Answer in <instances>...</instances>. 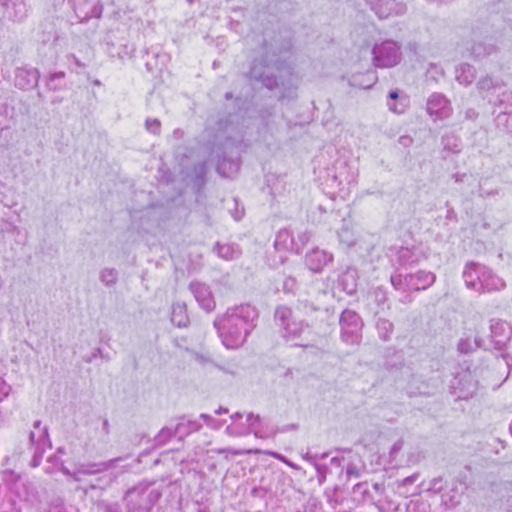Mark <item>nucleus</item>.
Returning <instances> with one entry per match:
<instances>
[{
    "instance_id": "obj_18",
    "label": "nucleus",
    "mask_w": 512,
    "mask_h": 512,
    "mask_svg": "<svg viewBox=\"0 0 512 512\" xmlns=\"http://www.w3.org/2000/svg\"><path fill=\"white\" fill-rule=\"evenodd\" d=\"M388 108L391 112L402 114L408 107V100L406 97H400L398 91H391L387 101Z\"/></svg>"
},
{
    "instance_id": "obj_51",
    "label": "nucleus",
    "mask_w": 512,
    "mask_h": 512,
    "mask_svg": "<svg viewBox=\"0 0 512 512\" xmlns=\"http://www.w3.org/2000/svg\"><path fill=\"white\" fill-rule=\"evenodd\" d=\"M352 473V470L347 469V475H350Z\"/></svg>"
},
{
    "instance_id": "obj_9",
    "label": "nucleus",
    "mask_w": 512,
    "mask_h": 512,
    "mask_svg": "<svg viewBox=\"0 0 512 512\" xmlns=\"http://www.w3.org/2000/svg\"><path fill=\"white\" fill-rule=\"evenodd\" d=\"M200 428V425L196 422L188 421L178 423L175 427H164L156 436L155 440L159 445L165 444L170 438L175 435H183L189 434L193 431H196Z\"/></svg>"
},
{
    "instance_id": "obj_6",
    "label": "nucleus",
    "mask_w": 512,
    "mask_h": 512,
    "mask_svg": "<svg viewBox=\"0 0 512 512\" xmlns=\"http://www.w3.org/2000/svg\"><path fill=\"white\" fill-rule=\"evenodd\" d=\"M275 72L279 73V77L290 76L288 69H280L277 65L265 64L263 61L256 60L251 68V76L269 88L273 89L279 86Z\"/></svg>"
},
{
    "instance_id": "obj_34",
    "label": "nucleus",
    "mask_w": 512,
    "mask_h": 512,
    "mask_svg": "<svg viewBox=\"0 0 512 512\" xmlns=\"http://www.w3.org/2000/svg\"><path fill=\"white\" fill-rule=\"evenodd\" d=\"M471 53L474 57L479 58V57L489 54L490 50H488L487 47H485L483 44L478 43V44L473 45V47L471 49Z\"/></svg>"
},
{
    "instance_id": "obj_44",
    "label": "nucleus",
    "mask_w": 512,
    "mask_h": 512,
    "mask_svg": "<svg viewBox=\"0 0 512 512\" xmlns=\"http://www.w3.org/2000/svg\"><path fill=\"white\" fill-rule=\"evenodd\" d=\"M475 116H476V113H475V111H474V110H468V111L466 112V118L471 119V118H474Z\"/></svg>"
},
{
    "instance_id": "obj_41",
    "label": "nucleus",
    "mask_w": 512,
    "mask_h": 512,
    "mask_svg": "<svg viewBox=\"0 0 512 512\" xmlns=\"http://www.w3.org/2000/svg\"><path fill=\"white\" fill-rule=\"evenodd\" d=\"M398 142L401 146L407 148V147H410L413 143V138L409 135H403V136H400L399 139H398Z\"/></svg>"
},
{
    "instance_id": "obj_49",
    "label": "nucleus",
    "mask_w": 512,
    "mask_h": 512,
    "mask_svg": "<svg viewBox=\"0 0 512 512\" xmlns=\"http://www.w3.org/2000/svg\"><path fill=\"white\" fill-rule=\"evenodd\" d=\"M104 427L105 428L108 427V421L107 420L104 421Z\"/></svg>"
},
{
    "instance_id": "obj_21",
    "label": "nucleus",
    "mask_w": 512,
    "mask_h": 512,
    "mask_svg": "<svg viewBox=\"0 0 512 512\" xmlns=\"http://www.w3.org/2000/svg\"><path fill=\"white\" fill-rule=\"evenodd\" d=\"M215 250L219 257L225 260H232L239 257L241 251L234 244H217Z\"/></svg>"
},
{
    "instance_id": "obj_28",
    "label": "nucleus",
    "mask_w": 512,
    "mask_h": 512,
    "mask_svg": "<svg viewBox=\"0 0 512 512\" xmlns=\"http://www.w3.org/2000/svg\"><path fill=\"white\" fill-rule=\"evenodd\" d=\"M497 92V95L495 94L494 96V99L496 101V103H493L494 105L507 104L512 106V91L502 88L500 91Z\"/></svg>"
},
{
    "instance_id": "obj_38",
    "label": "nucleus",
    "mask_w": 512,
    "mask_h": 512,
    "mask_svg": "<svg viewBox=\"0 0 512 512\" xmlns=\"http://www.w3.org/2000/svg\"><path fill=\"white\" fill-rule=\"evenodd\" d=\"M366 76H367V80L365 83H362V82L358 83V86L362 89H367V88L372 87L377 80L376 74L373 71L369 72Z\"/></svg>"
},
{
    "instance_id": "obj_25",
    "label": "nucleus",
    "mask_w": 512,
    "mask_h": 512,
    "mask_svg": "<svg viewBox=\"0 0 512 512\" xmlns=\"http://www.w3.org/2000/svg\"><path fill=\"white\" fill-rule=\"evenodd\" d=\"M442 144L445 150L451 151L453 153H458L460 151L459 139L454 135L444 136L442 138Z\"/></svg>"
},
{
    "instance_id": "obj_17",
    "label": "nucleus",
    "mask_w": 512,
    "mask_h": 512,
    "mask_svg": "<svg viewBox=\"0 0 512 512\" xmlns=\"http://www.w3.org/2000/svg\"><path fill=\"white\" fill-rule=\"evenodd\" d=\"M275 248L295 252V236L287 229L279 231L275 240Z\"/></svg>"
},
{
    "instance_id": "obj_12",
    "label": "nucleus",
    "mask_w": 512,
    "mask_h": 512,
    "mask_svg": "<svg viewBox=\"0 0 512 512\" xmlns=\"http://www.w3.org/2000/svg\"><path fill=\"white\" fill-rule=\"evenodd\" d=\"M190 290L200 306L206 311L210 312L215 308L214 297L208 286L200 282H193L190 284Z\"/></svg>"
},
{
    "instance_id": "obj_10",
    "label": "nucleus",
    "mask_w": 512,
    "mask_h": 512,
    "mask_svg": "<svg viewBox=\"0 0 512 512\" xmlns=\"http://www.w3.org/2000/svg\"><path fill=\"white\" fill-rule=\"evenodd\" d=\"M491 341L496 349H502L510 340L512 335L511 326L502 320H492L490 324Z\"/></svg>"
},
{
    "instance_id": "obj_7",
    "label": "nucleus",
    "mask_w": 512,
    "mask_h": 512,
    "mask_svg": "<svg viewBox=\"0 0 512 512\" xmlns=\"http://www.w3.org/2000/svg\"><path fill=\"white\" fill-rule=\"evenodd\" d=\"M427 112L430 116H434L436 120H443L452 115L453 109L444 95L434 93L427 100Z\"/></svg>"
},
{
    "instance_id": "obj_3",
    "label": "nucleus",
    "mask_w": 512,
    "mask_h": 512,
    "mask_svg": "<svg viewBox=\"0 0 512 512\" xmlns=\"http://www.w3.org/2000/svg\"><path fill=\"white\" fill-rule=\"evenodd\" d=\"M364 53L372 55L371 60L375 67L390 68L400 63L402 52L400 45L393 40H385L380 44H375L371 52L366 49Z\"/></svg>"
},
{
    "instance_id": "obj_45",
    "label": "nucleus",
    "mask_w": 512,
    "mask_h": 512,
    "mask_svg": "<svg viewBox=\"0 0 512 512\" xmlns=\"http://www.w3.org/2000/svg\"><path fill=\"white\" fill-rule=\"evenodd\" d=\"M3 386V394L6 396L9 393L10 387L7 386L5 383H2Z\"/></svg>"
},
{
    "instance_id": "obj_23",
    "label": "nucleus",
    "mask_w": 512,
    "mask_h": 512,
    "mask_svg": "<svg viewBox=\"0 0 512 512\" xmlns=\"http://www.w3.org/2000/svg\"><path fill=\"white\" fill-rule=\"evenodd\" d=\"M225 452L231 453L233 455H246V454H261V453H265V454L273 456L274 458H277L279 460L284 461V457L281 456L280 454H278L276 452H270V451L263 452L260 449L232 450V449L226 448V449H219L218 450V453H225Z\"/></svg>"
},
{
    "instance_id": "obj_36",
    "label": "nucleus",
    "mask_w": 512,
    "mask_h": 512,
    "mask_svg": "<svg viewBox=\"0 0 512 512\" xmlns=\"http://www.w3.org/2000/svg\"><path fill=\"white\" fill-rule=\"evenodd\" d=\"M89 467L95 468V469L92 470V469H89L88 466L87 467L82 466L81 469L79 470V472L86 473V474L101 472L107 468V465L106 464H93V465H89Z\"/></svg>"
},
{
    "instance_id": "obj_2",
    "label": "nucleus",
    "mask_w": 512,
    "mask_h": 512,
    "mask_svg": "<svg viewBox=\"0 0 512 512\" xmlns=\"http://www.w3.org/2000/svg\"><path fill=\"white\" fill-rule=\"evenodd\" d=\"M463 278L468 289L478 293L501 290L505 282L492 273L486 266L476 262H469L463 270Z\"/></svg>"
},
{
    "instance_id": "obj_37",
    "label": "nucleus",
    "mask_w": 512,
    "mask_h": 512,
    "mask_svg": "<svg viewBox=\"0 0 512 512\" xmlns=\"http://www.w3.org/2000/svg\"><path fill=\"white\" fill-rule=\"evenodd\" d=\"M339 238L342 242L346 243L348 246L351 244L350 238V229L349 225L343 226L338 232Z\"/></svg>"
},
{
    "instance_id": "obj_14",
    "label": "nucleus",
    "mask_w": 512,
    "mask_h": 512,
    "mask_svg": "<svg viewBox=\"0 0 512 512\" xmlns=\"http://www.w3.org/2000/svg\"><path fill=\"white\" fill-rule=\"evenodd\" d=\"M504 86L500 80H495L489 76L479 79L477 82V89L490 103H496L494 96L497 91H500Z\"/></svg>"
},
{
    "instance_id": "obj_24",
    "label": "nucleus",
    "mask_w": 512,
    "mask_h": 512,
    "mask_svg": "<svg viewBox=\"0 0 512 512\" xmlns=\"http://www.w3.org/2000/svg\"><path fill=\"white\" fill-rule=\"evenodd\" d=\"M100 280L107 286H113L118 280V273L114 268H105L100 273Z\"/></svg>"
},
{
    "instance_id": "obj_8",
    "label": "nucleus",
    "mask_w": 512,
    "mask_h": 512,
    "mask_svg": "<svg viewBox=\"0 0 512 512\" xmlns=\"http://www.w3.org/2000/svg\"><path fill=\"white\" fill-rule=\"evenodd\" d=\"M367 2L379 18H387L393 14H402L405 11L403 0H367Z\"/></svg>"
},
{
    "instance_id": "obj_15",
    "label": "nucleus",
    "mask_w": 512,
    "mask_h": 512,
    "mask_svg": "<svg viewBox=\"0 0 512 512\" xmlns=\"http://www.w3.org/2000/svg\"><path fill=\"white\" fill-rule=\"evenodd\" d=\"M458 387L459 398L467 399L472 397L477 389L478 382L474 379V376L470 372H464L458 375Z\"/></svg>"
},
{
    "instance_id": "obj_16",
    "label": "nucleus",
    "mask_w": 512,
    "mask_h": 512,
    "mask_svg": "<svg viewBox=\"0 0 512 512\" xmlns=\"http://www.w3.org/2000/svg\"><path fill=\"white\" fill-rule=\"evenodd\" d=\"M39 81V72L36 69H18L15 77V85L26 90L35 87Z\"/></svg>"
},
{
    "instance_id": "obj_22",
    "label": "nucleus",
    "mask_w": 512,
    "mask_h": 512,
    "mask_svg": "<svg viewBox=\"0 0 512 512\" xmlns=\"http://www.w3.org/2000/svg\"><path fill=\"white\" fill-rule=\"evenodd\" d=\"M352 312L349 310L343 311L340 317V325L342 330V338L349 341L352 336L351 327Z\"/></svg>"
},
{
    "instance_id": "obj_20",
    "label": "nucleus",
    "mask_w": 512,
    "mask_h": 512,
    "mask_svg": "<svg viewBox=\"0 0 512 512\" xmlns=\"http://www.w3.org/2000/svg\"><path fill=\"white\" fill-rule=\"evenodd\" d=\"M171 321L178 327H184L187 325L188 316L185 304L177 303L173 305Z\"/></svg>"
},
{
    "instance_id": "obj_32",
    "label": "nucleus",
    "mask_w": 512,
    "mask_h": 512,
    "mask_svg": "<svg viewBox=\"0 0 512 512\" xmlns=\"http://www.w3.org/2000/svg\"><path fill=\"white\" fill-rule=\"evenodd\" d=\"M200 417L205 421L206 425L212 429H220L224 424L222 421H218L208 414H201Z\"/></svg>"
},
{
    "instance_id": "obj_43",
    "label": "nucleus",
    "mask_w": 512,
    "mask_h": 512,
    "mask_svg": "<svg viewBox=\"0 0 512 512\" xmlns=\"http://www.w3.org/2000/svg\"><path fill=\"white\" fill-rule=\"evenodd\" d=\"M196 359L200 362V363H205V362H208L209 361V358L203 356V355H197L196 356Z\"/></svg>"
},
{
    "instance_id": "obj_50",
    "label": "nucleus",
    "mask_w": 512,
    "mask_h": 512,
    "mask_svg": "<svg viewBox=\"0 0 512 512\" xmlns=\"http://www.w3.org/2000/svg\"><path fill=\"white\" fill-rule=\"evenodd\" d=\"M23 18H24V15H21V16L17 17V19H18L19 21H20V20H22Z\"/></svg>"
},
{
    "instance_id": "obj_1",
    "label": "nucleus",
    "mask_w": 512,
    "mask_h": 512,
    "mask_svg": "<svg viewBox=\"0 0 512 512\" xmlns=\"http://www.w3.org/2000/svg\"><path fill=\"white\" fill-rule=\"evenodd\" d=\"M258 312L249 304L229 308L214 321L223 345L228 349L241 347L255 328Z\"/></svg>"
},
{
    "instance_id": "obj_35",
    "label": "nucleus",
    "mask_w": 512,
    "mask_h": 512,
    "mask_svg": "<svg viewBox=\"0 0 512 512\" xmlns=\"http://www.w3.org/2000/svg\"><path fill=\"white\" fill-rule=\"evenodd\" d=\"M497 120H498V124L503 123L505 128L509 132H512V113L499 115Z\"/></svg>"
},
{
    "instance_id": "obj_19",
    "label": "nucleus",
    "mask_w": 512,
    "mask_h": 512,
    "mask_svg": "<svg viewBox=\"0 0 512 512\" xmlns=\"http://www.w3.org/2000/svg\"><path fill=\"white\" fill-rule=\"evenodd\" d=\"M476 76L475 69L469 64H461L455 70V78L462 85L471 84Z\"/></svg>"
},
{
    "instance_id": "obj_33",
    "label": "nucleus",
    "mask_w": 512,
    "mask_h": 512,
    "mask_svg": "<svg viewBox=\"0 0 512 512\" xmlns=\"http://www.w3.org/2000/svg\"><path fill=\"white\" fill-rule=\"evenodd\" d=\"M477 346L476 342L472 343L469 339H462L458 344V349L462 353H469Z\"/></svg>"
},
{
    "instance_id": "obj_46",
    "label": "nucleus",
    "mask_w": 512,
    "mask_h": 512,
    "mask_svg": "<svg viewBox=\"0 0 512 512\" xmlns=\"http://www.w3.org/2000/svg\"><path fill=\"white\" fill-rule=\"evenodd\" d=\"M215 413L216 414H221V413H228V409L227 408H223V407H220L219 409L215 410Z\"/></svg>"
},
{
    "instance_id": "obj_42",
    "label": "nucleus",
    "mask_w": 512,
    "mask_h": 512,
    "mask_svg": "<svg viewBox=\"0 0 512 512\" xmlns=\"http://www.w3.org/2000/svg\"><path fill=\"white\" fill-rule=\"evenodd\" d=\"M433 70H435L437 73H439L440 75L443 74L442 70H438V67L434 64H430L429 68H428V73H432Z\"/></svg>"
},
{
    "instance_id": "obj_40",
    "label": "nucleus",
    "mask_w": 512,
    "mask_h": 512,
    "mask_svg": "<svg viewBox=\"0 0 512 512\" xmlns=\"http://www.w3.org/2000/svg\"><path fill=\"white\" fill-rule=\"evenodd\" d=\"M64 77L65 73L62 71L52 74L49 78L48 86H50L54 90L58 89L59 87L56 85L53 86V83L56 79H63Z\"/></svg>"
},
{
    "instance_id": "obj_30",
    "label": "nucleus",
    "mask_w": 512,
    "mask_h": 512,
    "mask_svg": "<svg viewBox=\"0 0 512 512\" xmlns=\"http://www.w3.org/2000/svg\"><path fill=\"white\" fill-rule=\"evenodd\" d=\"M41 426V422L40 421H36L34 423V428L35 429H38V434L36 435L35 432H31L30 433V441L31 443H36V442H40L42 440H44L46 437H47V429L44 427V428H40Z\"/></svg>"
},
{
    "instance_id": "obj_31",
    "label": "nucleus",
    "mask_w": 512,
    "mask_h": 512,
    "mask_svg": "<svg viewBox=\"0 0 512 512\" xmlns=\"http://www.w3.org/2000/svg\"><path fill=\"white\" fill-rule=\"evenodd\" d=\"M303 329V324L301 322L290 321L286 324L285 331L286 334L296 336L300 334Z\"/></svg>"
},
{
    "instance_id": "obj_27",
    "label": "nucleus",
    "mask_w": 512,
    "mask_h": 512,
    "mask_svg": "<svg viewBox=\"0 0 512 512\" xmlns=\"http://www.w3.org/2000/svg\"><path fill=\"white\" fill-rule=\"evenodd\" d=\"M311 237L312 235L309 231H299L295 237V252L300 253Z\"/></svg>"
},
{
    "instance_id": "obj_47",
    "label": "nucleus",
    "mask_w": 512,
    "mask_h": 512,
    "mask_svg": "<svg viewBox=\"0 0 512 512\" xmlns=\"http://www.w3.org/2000/svg\"><path fill=\"white\" fill-rule=\"evenodd\" d=\"M63 472H64L65 474H67V475H71V473L69 472V470H68V469H66V468H64V469H63Z\"/></svg>"
},
{
    "instance_id": "obj_4",
    "label": "nucleus",
    "mask_w": 512,
    "mask_h": 512,
    "mask_svg": "<svg viewBox=\"0 0 512 512\" xmlns=\"http://www.w3.org/2000/svg\"><path fill=\"white\" fill-rule=\"evenodd\" d=\"M243 417L244 414L240 412H236L230 416L232 422L225 429V433L228 436L241 437L252 433L256 438H266V436L259 430L261 425L260 415L249 412L245 415V422H241L240 420Z\"/></svg>"
},
{
    "instance_id": "obj_29",
    "label": "nucleus",
    "mask_w": 512,
    "mask_h": 512,
    "mask_svg": "<svg viewBox=\"0 0 512 512\" xmlns=\"http://www.w3.org/2000/svg\"><path fill=\"white\" fill-rule=\"evenodd\" d=\"M275 317L280 321L281 326L285 329L286 324L291 321L292 311L287 307H279L276 310Z\"/></svg>"
},
{
    "instance_id": "obj_5",
    "label": "nucleus",
    "mask_w": 512,
    "mask_h": 512,
    "mask_svg": "<svg viewBox=\"0 0 512 512\" xmlns=\"http://www.w3.org/2000/svg\"><path fill=\"white\" fill-rule=\"evenodd\" d=\"M436 275L433 272L419 270L414 274H394L391 276L393 287L401 291L426 290L434 284Z\"/></svg>"
},
{
    "instance_id": "obj_11",
    "label": "nucleus",
    "mask_w": 512,
    "mask_h": 512,
    "mask_svg": "<svg viewBox=\"0 0 512 512\" xmlns=\"http://www.w3.org/2000/svg\"><path fill=\"white\" fill-rule=\"evenodd\" d=\"M426 256L419 248L401 247L395 253L393 261L401 267L418 264Z\"/></svg>"
},
{
    "instance_id": "obj_13",
    "label": "nucleus",
    "mask_w": 512,
    "mask_h": 512,
    "mask_svg": "<svg viewBox=\"0 0 512 512\" xmlns=\"http://www.w3.org/2000/svg\"><path fill=\"white\" fill-rule=\"evenodd\" d=\"M332 258L327 251L316 248L306 254V265L312 272L318 273L332 261Z\"/></svg>"
},
{
    "instance_id": "obj_39",
    "label": "nucleus",
    "mask_w": 512,
    "mask_h": 512,
    "mask_svg": "<svg viewBox=\"0 0 512 512\" xmlns=\"http://www.w3.org/2000/svg\"><path fill=\"white\" fill-rule=\"evenodd\" d=\"M146 128L152 133H158L160 130V122L157 119H148L146 121Z\"/></svg>"
},
{
    "instance_id": "obj_26",
    "label": "nucleus",
    "mask_w": 512,
    "mask_h": 512,
    "mask_svg": "<svg viewBox=\"0 0 512 512\" xmlns=\"http://www.w3.org/2000/svg\"><path fill=\"white\" fill-rule=\"evenodd\" d=\"M377 329L382 339L387 340L393 331V324L386 319H379L377 322Z\"/></svg>"
},
{
    "instance_id": "obj_48",
    "label": "nucleus",
    "mask_w": 512,
    "mask_h": 512,
    "mask_svg": "<svg viewBox=\"0 0 512 512\" xmlns=\"http://www.w3.org/2000/svg\"><path fill=\"white\" fill-rule=\"evenodd\" d=\"M242 214H243V213L241 212L239 215L235 216V218H236V219H240V218L242 217Z\"/></svg>"
}]
</instances>
